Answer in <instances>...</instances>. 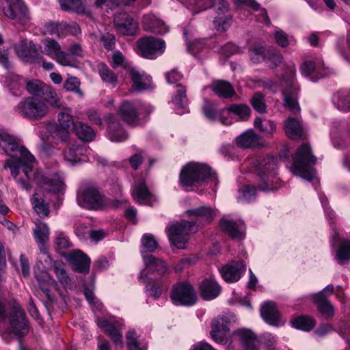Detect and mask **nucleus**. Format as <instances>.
<instances>
[{"label": "nucleus", "instance_id": "nucleus-1", "mask_svg": "<svg viewBox=\"0 0 350 350\" xmlns=\"http://www.w3.org/2000/svg\"><path fill=\"white\" fill-rule=\"evenodd\" d=\"M317 158L312 154L311 147L308 144H303L297 150L293 157V173L308 181L316 178V171L310 166L315 164Z\"/></svg>", "mask_w": 350, "mask_h": 350}, {"label": "nucleus", "instance_id": "nucleus-2", "mask_svg": "<svg viewBox=\"0 0 350 350\" xmlns=\"http://www.w3.org/2000/svg\"><path fill=\"white\" fill-rule=\"evenodd\" d=\"M277 162V158L271 156L259 158L254 161L256 172L261 181L258 185L260 190L268 191L277 189L275 185L278 181L276 176Z\"/></svg>", "mask_w": 350, "mask_h": 350}, {"label": "nucleus", "instance_id": "nucleus-3", "mask_svg": "<svg viewBox=\"0 0 350 350\" xmlns=\"http://www.w3.org/2000/svg\"><path fill=\"white\" fill-rule=\"evenodd\" d=\"M295 66L294 64H291L287 66L284 75L281 77L284 106L294 113L300 111L296 97L299 88L295 81Z\"/></svg>", "mask_w": 350, "mask_h": 350}, {"label": "nucleus", "instance_id": "nucleus-4", "mask_svg": "<svg viewBox=\"0 0 350 350\" xmlns=\"http://www.w3.org/2000/svg\"><path fill=\"white\" fill-rule=\"evenodd\" d=\"M0 146L10 157L19 155L27 161L24 171L27 178H30L29 173L33 171V163L36 160L34 156L24 146L19 147L15 137L3 130L0 131Z\"/></svg>", "mask_w": 350, "mask_h": 350}, {"label": "nucleus", "instance_id": "nucleus-5", "mask_svg": "<svg viewBox=\"0 0 350 350\" xmlns=\"http://www.w3.org/2000/svg\"><path fill=\"white\" fill-rule=\"evenodd\" d=\"M16 111L30 120H39L46 116L49 111L47 104L38 97L29 96L22 100L16 107Z\"/></svg>", "mask_w": 350, "mask_h": 350}, {"label": "nucleus", "instance_id": "nucleus-6", "mask_svg": "<svg viewBox=\"0 0 350 350\" xmlns=\"http://www.w3.org/2000/svg\"><path fill=\"white\" fill-rule=\"evenodd\" d=\"M170 242L178 249H183L188 241V235L197 231L196 222L181 221L171 224L165 228Z\"/></svg>", "mask_w": 350, "mask_h": 350}, {"label": "nucleus", "instance_id": "nucleus-7", "mask_svg": "<svg viewBox=\"0 0 350 350\" xmlns=\"http://www.w3.org/2000/svg\"><path fill=\"white\" fill-rule=\"evenodd\" d=\"M211 176V170L206 165L190 163L182 169L180 181L184 187L193 186L200 184Z\"/></svg>", "mask_w": 350, "mask_h": 350}, {"label": "nucleus", "instance_id": "nucleus-8", "mask_svg": "<svg viewBox=\"0 0 350 350\" xmlns=\"http://www.w3.org/2000/svg\"><path fill=\"white\" fill-rule=\"evenodd\" d=\"M78 204L88 209L97 210L105 204L104 197L92 184L82 186L77 192Z\"/></svg>", "mask_w": 350, "mask_h": 350}, {"label": "nucleus", "instance_id": "nucleus-9", "mask_svg": "<svg viewBox=\"0 0 350 350\" xmlns=\"http://www.w3.org/2000/svg\"><path fill=\"white\" fill-rule=\"evenodd\" d=\"M170 298L176 305L191 306L197 301V296L193 286L188 282H178L172 289Z\"/></svg>", "mask_w": 350, "mask_h": 350}, {"label": "nucleus", "instance_id": "nucleus-10", "mask_svg": "<svg viewBox=\"0 0 350 350\" xmlns=\"http://www.w3.org/2000/svg\"><path fill=\"white\" fill-rule=\"evenodd\" d=\"M43 53L55 59L57 63L64 66L75 67L76 61L69 54L62 50L59 44L52 38H46L42 42Z\"/></svg>", "mask_w": 350, "mask_h": 350}, {"label": "nucleus", "instance_id": "nucleus-11", "mask_svg": "<svg viewBox=\"0 0 350 350\" xmlns=\"http://www.w3.org/2000/svg\"><path fill=\"white\" fill-rule=\"evenodd\" d=\"M137 47L144 57L154 59L163 53L165 42L152 36H146L137 41Z\"/></svg>", "mask_w": 350, "mask_h": 350}, {"label": "nucleus", "instance_id": "nucleus-12", "mask_svg": "<svg viewBox=\"0 0 350 350\" xmlns=\"http://www.w3.org/2000/svg\"><path fill=\"white\" fill-rule=\"evenodd\" d=\"M142 107L148 113L152 111L150 105L144 106L139 103L124 100L119 107L118 115L126 124L136 125L139 122V111Z\"/></svg>", "mask_w": 350, "mask_h": 350}, {"label": "nucleus", "instance_id": "nucleus-13", "mask_svg": "<svg viewBox=\"0 0 350 350\" xmlns=\"http://www.w3.org/2000/svg\"><path fill=\"white\" fill-rule=\"evenodd\" d=\"M14 49L17 56L25 62L35 63L42 59L36 44L32 41L26 39L21 40L14 45Z\"/></svg>", "mask_w": 350, "mask_h": 350}, {"label": "nucleus", "instance_id": "nucleus-14", "mask_svg": "<svg viewBox=\"0 0 350 350\" xmlns=\"http://www.w3.org/2000/svg\"><path fill=\"white\" fill-rule=\"evenodd\" d=\"M11 332L17 337H22L29 332L25 313L18 305H14L10 316Z\"/></svg>", "mask_w": 350, "mask_h": 350}, {"label": "nucleus", "instance_id": "nucleus-15", "mask_svg": "<svg viewBox=\"0 0 350 350\" xmlns=\"http://www.w3.org/2000/svg\"><path fill=\"white\" fill-rule=\"evenodd\" d=\"M8 5L3 11L6 16L21 23H25L29 19V12L22 0H7Z\"/></svg>", "mask_w": 350, "mask_h": 350}, {"label": "nucleus", "instance_id": "nucleus-16", "mask_svg": "<svg viewBox=\"0 0 350 350\" xmlns=\"http://www.w3.org/2000/svg\"><path fill=\"white\" fill-rule=\"evenodd\" d=\"M29 173V180H33L35 183L44 189L58 192L63 189L64 180L58 174L53 175L51 178H47L42 175L40 172H35Z\"/></svg>", "mask_w": 350, "mask_h": 350}, {"label": "nucleus", "instance_id": "nucleus-17", "mask_svg": "<svg viewBox=\"0 0 350 350\" xmlns=\"http://www.w3.org/2000/svg\"><path fill=\"white\" fill-rule=\"evenodd\" d=\"M113 24L117 31L125 36H133L137 29V22L126 12L116 14Z\"/></svg>", "mask_w": 350, "mask_h": 350}, {"label": "nucleus", "instance_id": "nucleus-18", "mask_svg": "<svg viewBox=\"0 0 350 350\" xmlns=\"http://www.w3.org/2000/svg\"><path fill=\"white\" fill-rule=\"evenodd\" d=\"M95 321L97 325L105 331L113 342L122 344V334L120 332V329L124 325V322L122 319L109 321L98 317Z\"/></svg>", "mask_w": 350, "mask_h": 350}, {"label": "nucleus", "instance_id": "nucleus-19", "mask_svg": "<svg viewBox=\"0 0 350 350\" xmlns=\"http://www.w3.org/2000/svg\"><path fill=\"white\" fill-rule=\"evenodd\" d=\"M230 321L226 317H217L213 320L210 335L218 344L224 345L228 342Z\"/></svg>", "mask_w": 350, "mask_h": 350}, {"label": "nucleus", "instance_id": "nucleus-20", "mask_svg": "<svg viewBox=\"0 0 350 350\" xmlns=\"http://www.w3.org/2000/svg\"><path fill=\"white\" fill-rule=\"evenodd\" d=\"M245 269L246 265L243 260H233L224 266L220 270V273L226 282H234L239 280Z\"/></svg>", "mask_w": 350, "mask_h": 350}, {"label": "nucleus", "instance_id": "nucleus-21", "mask_svg": "<svg viewBox=\"0 0 350 350\" xmlns=\"http://www.w3.org/2000/svg\"><path fill=\"white\" fill-rule=\"evenodd\" d=\"M67 260L75 271L88 273L90 270V258L81 250H73L67 255Z\"/></svg>", "mask_w": 350, "mask_h": 350}, {"label": "nucleus", "instance_id": "nucleus-22", "mask_svg": "<svg viewBox=\"0 0 350 350\" xmlns=\"http://www.w3.org/2000/svg\"><path fill=\"white\" fill-rule=\"evenodd\" d=\"M186 213L189 217L196 218V227L198 221L210 224L217 214V210L208 206H201L197 208L187 210Z\"/></svg>", "mask_w": 350, "mask_h": 350}, {"label": "nucleus", "instance_id": "nucleus-23", "mask_svg": "<svg viewBox=\"0 0 350 350\" xmlns=\"http://www.w3.org/2000/svg\"><path fill=\"white\" fill-rule=\"evenodd\" d=\"M219 226L222 232L228 234L231 238H241L245 230V224L232 219L222 217L219 222Z\"/></svg>", "mask_w": 350, "mask_h": 350}, {"label": "nucleus", "instance_id": "nucleus-24", "mask_svg": "<svg viewBox=\"0 0 350 350\" xmlns=\"http://www.w3.org/2000/svg\"><path fill=\"white\" fill-rule=\"evenodd\" d=\"M260 315L269 325L274 326L280 325V314L275 304L273 301H267L262 304L260 308Z\"/></svg>", "mask_w": 350, "mask_h": 350}, {"label": "nucleus", "instance_id": "nucleus-25", "mask_svg": "<svg viewBox=\"0 0 350 350\" xmlns=\"http://www.w3.org/2000/svg\"><path fill=\"white\" fill-rule=\"evenodd\" d=\"M233 334L238 337L243 350H258L256 336L251 330L240 329L234 331Z\"/></svg>", "mask_w": 350, "mask_h": 350}, {"label": "nucleus", "instance_id": "nucleus-26", "mask_svg": "<svg viewBox=\"0 0 350 350\" xmlns=\"http://www.w3.org/2000/svg\"><path fill=\"white\" fill-rule=\"evenodd\" d=\"M35 277L38 282L40 288L48 299L46 304L53 302L54 297L50 294V289L51 287L56 286L55 280L46 271L38 272L35 271Z\"/></svg>", "mask_w": 350, "mask_h": 350}, {"label": "nucleus", "instance_id": "nucleus-27", "mask_svg": "<svg viewBox=\"0 0 350 350\" xmlns=\"http://www.w3.org/2000/svg\"><path fill=\"white\" fill-rule=\"evenodd\" d=\"M221 288L212 278H206L200 284V293L205 300H212L221 293Z\"/></svg>", "mask_w": 350, "mask_h": 350}, {"label": "nucleus", "instance_id": "nucleus-28", "mask_svg": "<svg viewBox=\"0 0 350 350\" xmlns=\"http://www.w3.org/2000/svg\"><path fill=\"white\" fill-rule=\"evenodd\" d=\"M143 27L145 31L152 33L164 34L168 31V27L165 23L152 14L144 16Z\"/></svg>", "mask_w": 350, "mask_h": 350}, {"label": "nucleus", "instance_id": "nucleus-29", "mask_svg": "<svg viewBox=\"0 0 350 350\" xmlns=\"http://www.w3.org/2000/svg\"><path fill=\"white\" fill-rule=\"evenodd\" d=\"M108 124V137L111 142H120L128 138L126 133L116 121L114 116L109 114L107 118Z\"/></svg>", "mask_w": 350, "mask_h": 350}, {"label": "nucleus", "instance_id": "nucleus-30", "mask_svg": "<svg viewBox=\"0 0 350 350\" xmlns=\"http://www.w3.org/2000/svg\"><path fill=\"white\" fill-rule=\"evenodd\" d=\"M143 260L146 268L152 273L163 275L169 272V267L162 259L157 258L152 254H144Z\"/></svg>", "mask_w": 350, "mask_h": 350}, {"label": "nucleus", "instance_id": "nucleus-31", "mask_svg": "<svg viewBox=\"0 0 350 350\" xmlns=\"http://www.w3.org/2000/svg\"><path fill=\"white\" fill-rule=\"evenodd\" d=\"M260 137L253 130H248L236 138L237 144L243 148H254L260 146Z\"/></svg>", "mask_w": 350, "mask_h": 350}, {"label": "nucleus", "instance_id": "nucleus-32", "mask_svg": "<svg viewBox=\"0 0 350 350\" xmlns=\"http://www.w3.org/2000/svg\"><path fill=\"white\" fill-rule=\"evenodd\" d=\"M210 88L216 95L222 98H231L236 94L232 85L224 80L213 81L210 85Z\"/></svg>", "mask_w": 350, "mask_h": 350}, {"label": "nucleus", "instance_id": "nucleus-33", "mask_svg": "<svg viewBox=\"0 0 350 350\" xmlns=\"http://www.w3.org/2000/svg\"><path fill=\"white\" fill-rule=\"evenodd\" d=\"M129 76L133 82L132 88L135 90L142 91L149 88L151 82V78L149 76L141 73L135 68L130 70Z\"/></svg>", "mask_w": 350, "mask_h": 350}, {"label": "nucleus", "instance_id": "nucleus-34", "mask_svg": "<svg viewBox=\"0 0 350 350\" xmlns=\"http://www.w3.org/2000/svg\"><path fill=\"white\" fill-rule=\"evenodd\" d=\"M284 131L286 135L292 139H299L304 133L301 122L297 118L290 117L284 122Z\"/></svg>", "mask_w": 350, "mask_h": 350}, {"label": "nucleus", "instance_id": "nucleus-35", "mask_svg": "<svg viewBox=\"0 0 350 350\" xmlns=\"http://www.w3.org/2000/svg\"><path fill=\"white\" fill-rule=\"evenodd\" d=\"M16 78L21 83L25 85L26 89L30 94L37 97H41L44 91L48 90L49 85L44 84L40 80L33 79L27 81L26 79L19 77H16Z\"/></svg>", "mask_w": 350, "mask_h": 350}, {"label": "nucleus", "instance_id": "nucleus-36", "mask_svg": "<svg viewBox=\"0 0 350 350\" xmlns=\"http://www.w3.org/2000/svg\"><path fill=\"white\" fill-rule=\"evenodd\" d=\"M335 259L340 265L350 262V240L343 239L339 241L336 250Z\"/></svg>", "mask_w": 350, "mask_h": 350}, {"label": "nucleus", "instance_id": "nucleus-37", "mask_svg": "<svg viewBox=\"0 0 350 350\" xmlns=\"http://www.w3.org/2000/svg\"><path fill=\"white\" fill-rule=\"evenodd\" d=\"M139 278L142 282L146 285V291L150 296L154 297L155 299L161 296L162 291L165 288V286L162 284L148 279L145 270L141 271Z\"/></svg>", "mask_w": 350, "mask_h": 350}, {"label": "nucleus", "instance_id": "nucleus-38", "mask_svg": "<svg viewBox=\"0 0 350 350\" xmlns=\"http://www.w3.org/2000/svg\"><path fill=\"white\" fill-rule=\"evenodd\" d=\"M134 200L140 204H150L151 193L147 188L144 180H140L133 191Z\"/></svg>", "mask_w": 350, "mask_h": 350}, {"label": "nucleus", "instance_id": "nucleus-39", "mask_svg": "<svg viewBox=\"0 0 350 350\" xmlns=\"http://www.w3.org/2000/svg\"><path fill=\"white\" fill-rule=\"evenodd\" d=\"M314 302L319 312L326 317H332L334 314V308L331 302L327 299L323 293H319L314 295Z\"/></svg>", "mask_w": 350, "mask_h": 350}, {"label": "nucleus", "instance_id": "nucleus-40", "mask_svg": "<svg viewBox=\"0 0 350 350\" xmlns=\"http://www.w3.org/2000/svg\"><path fill=\"white\" fill-rule=\"evenodd\" d=\"M74 131L79 139L83 142H92L95 138L96 134L94 130L89 125L82 122H75Z\"/></svg>", "mask_w": 350, "mask_h": 350}, {"label": "nucleus", "instance_id": "nucleus-41", "mask_svg": "<svg viewBox=\"0 0 350 350\" xmlns=\"http://www.w3.org/2000/svg\"><path fill=\"white\" fill-rule=\"evenodd\" d=\"M33 209L41 218L49 217L50 214L49 204L46 203L42 196L35 193L31 198Z\"/></svg>", "mask_w": 350, "mask_h": 350}, {"label": "nucleus", "instance_id": "nucleus-42", "mask_svg": "<svg viewBox=\"0 0 350 350\" xmlns=\"http://www.w3.org/2000/svg\"><path fill=\"white\" fill-rule=\"evenodd\" d=\"M98 72L102 81L114 87L118 82V75L111 70L105 64L99 63L97 66Z\"/></svg>", "mask_w": 350, "mask_h": 350}, {"label": "nucleus", "instance_id": "nucleus-43", "mask_svg": "<svg viewBox=\"0 0 350 350\" xmlns=\"http://www.w3.org/2000/svg\"><path fill=\"white\" fill-rule=\"evenodd\" d=\"M27 161H26L25 159H23L22 157L18 155L17 157H10V159L6 160L4 163L3 168H10L12 176L16 178L19 174V170L21 168L25 173L24 170L25 169L26 165H27Z\"/></svg>", "mask_w": 350, "mask_h": 350}, {"label": "nucleus", "instance_id": "nucleus-44", "mask_svg": "<svg viewBox=\"0 0 350 350\" xmlns=\"http://www.w3.org/2000/svg\"><path fill=\"white\" fill-rule=\"evenodd\" d=\"M226 110L237 116L239 120L241 121L247 120L251 115L250 108L244 104H232Z\"/></svg>", "mask_w": 350, "mask_h": 350}, {"label": "nucleus", "instance_id": "nucleus-45", "mask_svg": "<svg viewBox=\"0 0 350 350\" xmlns=\"http://www.w3.org/2000/svg\"><path fill=\"white\" fill-rule=\"evenodd\" d=\"M33 235L38 243H46L49 238V228L48 225L39 221L35 224Z\"/></svg>", "mask_w": 350, "mask_h": 350}, {"label": "nucleus", "instance_id": "nucleus-46", "mask_svg": "<svg viewBox=\"0 0 350 350\" xmlns=\"http://www.w3.org/2000/svg\"><path fill=\"white\" fill-rule=\"evenodd\" d=\"M334 103L338 109L350 110V90H342L334 96Z\"/></svg>", "mask_w": 350, "mask_h": 350}, {"label": "nucleus", "instance_id": "nucleus-47", "mask_svg": "<svg viewBox=\"0 0 350 350\" xmlns=\"http://www.w3.org/2000/svg\"><path fill=\"white\" fill-rule=\"evenodd\" d=\"M256 128L266 135H271L276 130V124L270 120L257 117L254 122Z\"/></svg>", "mask_w": 350, "mask_h": 350}, {"label": "nucleus", "instance_id": "nucleus-48", "mask_svg": "<svg viewBox=\"0 0 350 350\" xmlns=\"http://www.w3.org/2000/svg\"><path fill=\"white\" fill-rule=\"evenodd\" d=\"M83 153V147L80 145H72L64 153V159L71 164L83 161L81 157Z\"/></svg>", "mask_w": 350, "mask_h": 350}, {"label": "nucleus", "instance_id": "nucleus-49", "mask_svg": "<svg viewBox=\"0 0 350 350\" xmlns=\"http://www.w3.org/2000/svg\"><path fill=\"white\" fill-rule=\"evenodd\" d=\"M185 3L193 14H198L212 7L213 0H185Z\"/></svg>", "mask_w": 350, "mask_h": 350}, {"label": "nucleus", "instance_id": "nucleus-50", "mask_svg": "<svg viewBox=\"0 0 350 350\" xmlns=\"http://www.w3.org/2000/svg\"><path fill=\"white\" fill-rule=\"evenodd\" d=\"M42 96L44 97L45 101L52 107L58 109H65L64 105L61 101L56 92L49 85L48 86V90L44 91Z\"/></svg>", "mask_w": 350, "mask_h": 350}, {"label": "nucleus", "instance_id": "nucleus-51", "mask_svg": "<svg viewBox=\"0 0 350 350\" xmlns=\"http://www.w3.org/2000/svg\"><path fill=\"white\" fill-rule=\"evenodd\" d=\"M60 6L65 11H71L77 14L84 12L81 0H59Z\"/></svg>", "mask_w": 350, "mask_h": 350}, {"label": "nucleus", "instance_id": "nucleus-52", "mask_svg": "<svg viewBox=\"0 0 350 350\" xmlns=\"http://www.w3.org/2000/svg\"><path fill=\"white\" fill-rule=\"evenodd\" d=\"M54 272L60 283L64 286L70 284L71 279L65 270V264L62 261H55L53 264Z\"/></svg>", "mask_w": 350, "mask_h": 350}, {"label": "nucleus", "instance_id": "nucleus-53", "mask_svg": "<svg viewBox=\"0 0 350 350\" xmlns=\"http://www.w3.org/2000/svg\"><path fill=\"white\" fill-rule=\"evenodd\" d=\"M292 325L295 328L304 331H309L314 326V321L307 316H300L292 321Z\"/></svg>", "mask_w": 350, "mask_h": 350}, {"label": "nucleus", "instance_id": "nucleus-54", "mask_svg": "<svg viewBox=\"0 0 350 350\" xmlns=\"http://www.w3.org/2000/svg\"><path fill=\"white\" fill-rule=\"evenodd\" d=\"M256 189L251 185H243L239 190L238 199L243 202H252L256 198Z\"/></svg>", "mask_w": 350, "mask_h": 350}, {"label": "nucleus", "instance_id": "nucleus-55", "mask_svg": "<svg viewBox=\"0 0 350 350\" xmlns=\"http://www.w3.org/2000/svg\"><path fill=\"white\" fill-rule=\"evenodd\" d=\"M250 103L256 111L260 113H264L267 111L265 96L262 93L259 92H256L251 98Z\"/></svg>", "mask_w": 350, "mask_h": 350}, {"label": "nucleus", "instance_id": "nucleus-56", "mask_svg": "<svg viewBox=\"0 0 350 350\" xmlns=\"http://www.w3.org/2000/svg\"><path fill=\"white\" fill-rule=\"evenodd\" d=\"M126 342L129 350H146L145 345H142L135 330H129L126 335Z\"/></svg>", "mask_w": 350, "mask_h": 350}, {"label": "nucleus", "instance_id": "nucleus-57", "mask_svg": "<svg viewBox=\"0 0 350 350\" xmlns=\"http://www.w3.org/2000/svg\"><path fill=\"white\" fill-rule=\"evenodd\" d=\"M203 111L205 116L211 121H216L220 118L221 111L217 110L212 103L204 99Z\"/></svg>", "mask_w": 350, "mask_h": 350}, {"label": "nucleus", "instance_id": "nucleus-58", "mask_svg": "<svg viewBox=\"0 0 350 350\" xmlns=\"http://www.w3.org/2000/svg\"><path fill=\"white\" fill-rule=\"evenodd\" d=\"M142 256L149 254V252H154L158 247V243L152 235L145 234L142 239Z\"/></svg>", "mask_w": 350, "mask_h": 350}, {"label": "nucleus", "instance_id": "nucleus-59", "mask_svg": "<svg viewBox=\"0 0 350 350\" xmlns=\"http://www.w3.org/2000/svg\"><path fill=\"white\" fill-rule=\"evenodd\" d=\"M75 124L73 118L69 113L62 111L57 115V124L56 126L70 129L71 127L74 129Z\"/></svg>", "mask_w": 350, "mask_h": 350}, {"label": "nucleus", "instance_id": "nucleus-60", "mask_svg": "<svg viewBox=\"0 0 350 350\" xmlns=\"http://www.w3.org/2000/svg\"><path fill=\"white\" fill-rule=\"evenodd\" d=\"M135 0H96L94 5L96 8H101L107 3L110 9H113L121 5H128L135 2Z\"/></svg>", "mask_w": 350, "mask_h": 350}, {"label": "nucleus", "instance_id": "nucleus-61", "mask_svg": "<svg viewBox=\"0 0 350 350\" xmlns=\"http://www.w3.org/2000/svg\"><path fill=\"white\" fill-rule=\"evenodd\" d=\"M174 103L180 108H183L187 103L186 89L181 85H178V90L173 98Z\"/></svg>", "mask_w": 350, "mask_h": 350}, {"label": "nucleus", "instance_id": "nucleus-62", "mask_svg": "<svg viewBox=\"0 0 350 350\" xmlns=\"http://www.w3.org/2000/svg\"><path fill=\"white\" fill-rule=\"evenodd\" d=\"M55 236V243L57 250H66L71 247V243L64 232L57 231Z\"/></svg>", "mask_w": 350, "mask_h": 350}, {"label": "nucleus", "instance_id": "nucleus-63", "mask_svg": "<svg viewBox=\"0 0 350 350\" xmlns=\"http://www.w3.org/2000/svg\"><path fill=\"white\" fill-rule=\"evenodd\" d=\"M81 33V29L76 22H70L69 23L62 22V37L68 34L75 36Z\"/></svg>", "mask_w": 350, "mask_h": 350}, {"label": "nucleus", "instance_id": "nucleus-64", "mask_svg": "<svg viewBox=\"0 0 350 350\" xmlns=\"http://www.w3.org/2000/svg\"><path fill=\"white\" fill-rule=\"evenodd\" d=\"M44 33L62 37V23L49 22L44 25Z\"/></svg>", "mask_w": 350, "mask_h": 350}]
</instances>
